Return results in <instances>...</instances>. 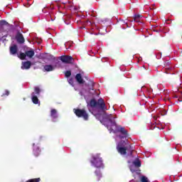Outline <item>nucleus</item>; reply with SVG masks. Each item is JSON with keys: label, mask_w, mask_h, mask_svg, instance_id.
<instances>
[{"label": "nucleus", "mask_w": 182, "mask_h": 182, "mask_svg": "<svg viewBox=\"0 0 182 182\" xmlns=\"http://www.w3.org/2000/svg\"><path fill=\"white\" fill-rule=\"evenodd\" d=\"M116 117H114L112 114H106L105 117V122L104 124L107 127V129L112 133H121L122 136H120V139H124L126 137H129V134L127 133V130L124 129V127L117 125L116 121L114 120Z\"/></svg>", "instance_id": "nucleus-1"}, {"label": "nucleus", "mask_w": 182, "mask_h": 182, "mask_svg": "<svg viewBox=\"0 0 182 182\" xmlns=\"http://www.w3.org/2000/svg\"><path fill=\"white\" fill-rule=\"evenodd\" d=\"M131 171H133L132 169H131Z\"/></svg>", "instance_id": "nucleus-31"}, {"label": "nucleus", "mask_w": 182, "mask_h": 182, "mask_svg": "<svg viewBox=\"0 0 182 182\" xmlns=\"http://www.w3.org/2000/svg\"><path fill=\"white\" fill-rule=\"evenodd\" d=\"M65 77H70L72 76V72L70 70H67L65 73Z\"/></svg>", "instance_id": "nucleus-24"}, {"label": "nucleus", "mask_w": 182, "mask_h": 182, "mask_svg": "<svg viewBox=\"0 0 182 182\" xmlns=\"http://www.w3.org/2000/svg\"><path fill=\"white\" fill-rule=\"evenodd\" d=\"M150 129H151V130H154V129H156V125H154V124H153Z\"/></svg>", "instance_id": "nucleus-29"}, {"label": "nucleus", "mask_w": 182, "mask_h": 182, "mask_svg": "<svg viewBox=\"0 0 182 182\" xmlns=\"http://www.w3.org/2000/svg\"><path fill=\"white\" fill-rule=\"evenodd\" d=\"M16 41L17 43H19V45H22V43H25V38L23 37V35L21 34V32H18L16 33Z\"/></svg>", "instance_id": "nucleus-6"}, {"label": "nucleus", "mask_w": 182, "mask_h": 182, "mask_svg": "<svg viewBox=\"0 0 182 182\" xmlns=\"http://www.w3.org/2000/svg\"><path fill=\"white\" fill-rule=\"evenodd\" d=\"M18 58L21 60H25V59H26V53H21L18 55Z\"/></svg>", "instance_id": "nucleus-19"}, {"label": "nucleus", "mask_w": 182, "mask_h": 182, "mask_svg": "<svg viewBox=\"0 0 182 182\" xmlns=\"http://www.w3.org/2000/svg\"><path fill=\"white\" fill-rule=\"evenodd\" d=\"M90 107H97V101L95 99H92L90 101Z\"/></svg>", "instance_id": "nucleus-17"}, {"label": "nucleus", "mask_w": 182, "mask_h": 182, "mask_svg": "<svg viewBox=\"0 0 182 182\" xmlns=\"http://www.w3.org/2000/svg\"><path fill=\"white\" fill-rule=\"evenodd\" d=\"M26 56L30 58H33L35 56V51L33 50L26 51Z\"/></svg>", "instance_id": "nucleus-16"}, {"label": "nucleus", "mask_w": 182, "mask_h": 182, "mask_svg": "<svg viewBox=\"0 0 182 182\" xmlns=\"http://www.w3.org/2000/svg\"><path fill=\"white\" fill-rule=\"evenodd\" d=\"M131 154H132V151H131Z\"/></svg>", "instance_id": "nucleus-32"}, {"label": "nucleus", "mask_w": 182, "mask_h": 182, "mask_svg": "<svg viewBox=\"0 0 182 182\" xmlns=\"http://www.w3.org/2000/svg\"><path fill=\"white\" fill-rule=\"evenodd\" d=\"M1 96H9V90H6L5 91V94H3Z\"/></svg>", "instance_id": "nucleus-27"}, {"label": "nucleus", "mask_w": 182, "mask_h": 182, "mask_svg": "<svg viewBox=\"0 0 182 182\" xmlns=\"http://www.w3.org/2000/svg\"><path fill=\"white\" fill-rule=\"evenodd\" d=\"M6 36H8V35L3 36H0V41H6Z\"/></svg>", "instance_id": "nucleus-26"}, {"label": "nucleus", "mask_w": 182, "mask_h": 182, "mask_svg": "<svg viewBox=\"0 0 182 182\" xmlns=\"http://www.w3.org/2000/svg\"><path fill=\"white\" fill-rule=\"evenodd\" d=\"M31 61H26L23 63V65L21 66V69H31Z\"/></svg>", "instance_id": "nucleus-13"}, {"label": "nucleus", "mask_w": 182, "mask_h": 182, "mask_svg": "<svg viewBox=\"0 0 182 182\" xmlns=\"http://www.w3.org/2000/svg\"><path fill=\"white\" fill-rule=\"evenodd\" d=\"M95 174L96 175V176L97 177V180H100V178L102 177V173H100V170H96L95 171Z\"/></svg>", "instance_id": "nucleus-20"}, {"label": "nucleus", "mask_w": 182, "mask_h": 182, "mask_svg": "<svg viewBox=\"0 0 182 182\" xmlns=\"http://www.w3.org/2000/svg\"><path fill=\"white\" fill-rule=\"evenodd\" d=\"M141 182H149V179L146 176H141Z\"/></svg>", "instance_id": "nucleus-25"}, {"label": "nucleus", "mask_w": 182, "mask_h": 182, "mask_svg": "<svg viewBox=\"0 0 182 182\" xmlns=\"http://www.w3.org/2000/svg\"><path fill=\"white\" fill-rule=\"evenodd\" d=\"M75 80L80 85H83V83H85V80H83V78L82 77V75L80 73H78L75 75Z\"/></svg>", "instance_id": "nucleus-12"}, {"label": "nucleus", "mask_w": 182, "mask_h": 182, "mask_svg": "<svg viewBox=\"0 0 182 182\" xmlns=\"http://www.w3.org/2000/svg\"><path fill=\"white\" fill-rule=\"evenodd\" d=\"M56 65H46L43 67L44 72H53V70L55 69Z\"/></svg>", "instance_id": "nucleus-11"}, {"label": "nucleus", "mask_w": 182, "mask_h": 182, "mask_svg": "<svg viewBox=\"0 0 182 182\" xmlns=\"http://www.w3.org/2000/svg\"><path fill=\"white\" fill-rule=\"evenodd\" d=\"M39 181H41L40 178H33V179H30V180L26 181V182H39Z\"/></svg>", "instance_id": "nucleus-23"}, {"label": "nucleus", "mask_w": 182, "mask_h": 182, "mask_svg": "<svg viewBox=\"0 0 182 182\" xmlns=\"http://www.w3.org/2000/svg\"><path fill=\"white\" fill-rule=\"evenodd\" d=\"M74 113L77 117H81L83 120H89V114L85 109H74Z\"/></svg>", "instance_id": "nucleus-3"}, {"label": "nucleus", "mask_w": 182, "mask_h": 182, "mask_svg": "<svg viewBox=\"0 0 182 182\" xmlns=\"http://www.w3.org/2000/svg\"><path fill=\"white\" fill-rule=\"evenodd\" d=\"M133 164L135 166V167H141V161H140V159H136L134 161Z\"/></svg>", "instance_id": "nucleus-18"}, {"label": "nucleus", "mask_w": 182, "mask_h": 182, "mask_svg": "<svg viewBox=\"0 0 182 182\" xmlns=\"http://www.w3.org/2000/svg\"><path fill=\"white\" fill-rule=\"evenodd\" d=\"M59 59L63 62V63H65L67 65H72L75 60L73 57L70 55H61L59 57Z\"/></svg>", "instance_id": "nucleus-4"}, {"label": "nucleus", "mask_w": 182, "mask_h": 182, "mask_svg": "<svg viewBox=\"0 0 182 182\" xmlns=\"http://www.w3.org/2000/svg\"><path fill=\"white\" fill-rule=\"evenodd\" d=\"M117 151L121 156H126V154H127V147L126 146L118 145L117 146Z\"/></svg>", "instance_id": "nucleus-7"}, {"label": "nucleus", "mask_w": 182, "mask_h": 182, "mask_svg": "<svg viewBox=\"0 0 182 182\" xmlns=\"http://www.w3.org/2000/svg\"><path fill=\"white\" fill-rule=\"evenodd\" d=\"M50 117L52 119H58V110L55 109H52L50 110Z\"/></svg>", "instance_id": "nucleus-15"}, {"label": "nucleus", "mask_w": 182, "mask_h": 182, "mask_svg": "<svg viewBox=\"0 0 182 182\" xmlns=\"http://www.w3.org/2000/svg\"><path fill=\"white\" fill-rule=\"evenodd\" d=\"M33 154L36 157H38L41 154V148L38 144H33Z\"/></svg>", "instance_id": "nucleus-8"}, {"label": "nucleus", "mask_w": 182, "mask_h": 182, "mask_svg": "<svg viewBox=\"0 0 182 182\" xmlns=\"http://www.w3.org/2000/svg\"><path fill=\"white\" fill-rule=\"evenodd\" d=\"M35 95H37V96H39L41 95V89L38 87H36L35 89Z\"/></svg>", "instance_id": "nucleus-22"}, {"label": "nucleus", "mask_w": 182, "mask_h": 182, "mask_svg": "<svg viewBox=\"0 0 182 182\" xmlns=\"http://www.w3.org/2000/svg\"><path fill=\"white\" fill-rule=\"evenodd\" d=\"M96 107H98V109H100L101 110H102V112H105V110H107V107H106V104L105 103V100H103V98H100L97 100Z\"/></svg>", "instance_id": "nucleus-5"}, {"label": "nucleus", "mask_w": 182, "mask_h": 182, "mask_svg": "<svg viewBox=\"0 0 182 182\" xmlns=\"http://www.w3.org/2000/svg\"><path fill=\"white\" fill-rule=\"evenodd\" d=\"M85 77V79H87V80L89 79V78H87V77Z\"/></svg>", "instance_id": "nucleus-30"}, {"label": "nucleus", "mask_w": 182, "mask_h": 182, "mask_svg": "<svg viewBox=\"0 0 182 182\" xmlns=\"http://www.w3.org/2000/svg\"><path fill=\"white\" fill-rule=\"evenodd\" d=\"M90 163H92L96 168H103L105 167L103 160L102 159V157H100V154L92 156V160L90 161Z\"/></svg>", "instance_id": "nucleus-2"}, {"label": "nucleus", "mask_w": 182, "mask_h": 182, "mask_svg": "<svg viewBox=\"0 0 182 182\" xmlns=\"http://www.w3.org/2000/svg\"><path fill=\"white\" fill-rule=\"evenodd\" d=\"M31 96V100L33 103H34V105H38L39 103V99H38V97L35 95V92H32Z\"/></svg>", "instance_id": "nucleus-14"}, {"label": "nucleus", "mask_w": 182, "mask_h": 182, "mask_svg": "<svg viewBox=\"0 0 182 182\" xmlns=\"http://www.w3.org/2000/svg\"><path fill=\"white\" fill-rule=\"evenodd\" d=\"M68 82L70 83V85H73V83H74L73 78H70L68 80Z\"/></svg>", "instance_id": "nucleus-28"}, {"label": "nucleus", "mask_w": 182, "mask_h": 182, "mask_svg": "<svg viewBox=\"0 0 182 182\" xmlns=\"http://www.w3.org/2000/svg\"><path fill=\"white\" fill-rule=\"evenodd\" d=\"M140 18H141V15L136 14L134 17V20L135 22H140Z\"/></svg>", "instance_id": "nucleus-21"}, {"label": "nucleus", "mask_w": 182, "mask_h": 182, "mask_svg": "<svg viewBox=\"0 0 182 182\" xmlns=\"http://www.w3.org/2000/svg\"><path fill=\"white\" fill-rule=\"evenodd\" d=\"M10 55H16L18 53V46L13 44L9 47Z\"/></svg>", "instance_id": "nucleus-10"}, {"label": "nucleus", "mask_w": 182, "mask_h": 182, "mask_svg": "<svg viewBox=\"0 0 182 182\" xmlns=\"http://www.w3.org/2000/svg\"><path fill=\"white\" fill-rule=\"evenodd\" d=\"M5 26L9 27V23L5 20L0 21V31L1 32H5Z\"/></svg>", "instance_id": "nucleus-9"}]
</instances>
